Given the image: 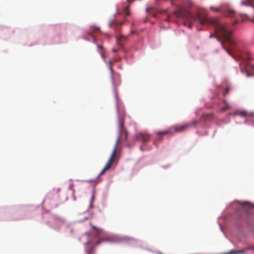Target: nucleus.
Segmentation results:
<instances>
[{
    "instance_id": "obj_1",
    "label": "nucleus",
    "mask_w": 254,
    "mask_h": 254,
    "mask_svg": "<svg viewBox=\"0 0 254 254\" xmlns=\"http://www.w3.org/2000/svg\"><path fill=\"white\" fill-rule=\"evenodd\" d=\"M176 17L186 19L189 21L197 22L201 25L210 24L215 26V33L214 36L212 34L210 37H215L221 42V46L225 51L230 56L235 58L232 52L226 48L225 44H228L232 50H234L236 45V41L231 37L232 32L228 30L226 25L221 24L218 19L214 18H207L201 12H197L195 16L193 15L187 8L179 7L178 10L174 12Z\"/></svg>"
},
{
    "instance_id": "obj_2",
    "label": "nucleus",
    "mask_w": 254,
    "mask_h": 254,
    "mask_svg": "<svg viewBox=\"0 0 254 254\" xmlns=\"http://www.w3.org/2000/svg\"><path fill=\"white\" fill-rule=\"evenodd\" d=\"M235 58L239 61L242 72L245 73L247 76H254V65L249 63L254 59L250 52H243Z\"/></svg>"
},
{
    "instance_id": "obj_3",
    "label": "nucleus",
    "mask_w": 254,
    "mask_h": 254,
    "mask_svg": "<svg viewBox=\"0 0 254 254\" xmlns=\"http://www.w3.org/2000/svg\"><path fill=\"white\" fill-rule=\"evenodd\" d=\"M120 140V137L119 136L117 139L116 144L115 145L114 149L112 152V154L110 157V158H109L108 162L107 163L106 165L104 167V168L103 169V170L100 172V173L99 175V176L104 174L105 173V172L107 170L110 169L111 167H112V166L113 165L114 162L115 160V158H116V154H117V149L118 145L119 143Z\"/></svg>"
},
{
    "instance_id": "obj_4",
    "label": "nucleus",
    "mask_w": 254,
    "mask_h": 254,
    "mask_svg": "<svg viewBox=\"0 0 254 254\" xmlns=\"http://www.w3.org/2000/svg\"><path fill=\"white\" fill-rule=\"evenodd\" d=\"M197 124L196 121H192L189 123L181 125H176L172 127V130L175 132H182L192 127H195Z\"/></svg>"
},
{
    "instance_id": "obj_5",
    "label": "nucleus",
    "mask_w": 254,
    "mask_h": 254,
    "mask_svg": "<svg viewBox=\"0 0 254 254\" xmlns=\"http://www.w3.org/2000/svg\"><path fill=\"white\" fill-rule=\"evenodd\" d=\"M150 135L145 132H139L135 134L137 140H142L143 142H147L150 138Z\"/></svg>"
},
{
    "instance_id": "obj_6",
    "label": "nucleus",
    "mask_w": 254,
    "mask_h": 254,
    "mask_svg": "<svg viewBox=\"0 0 254 254\" xmlns=\"http://www.w3.org/2000/svg\"><path fill=\"white\" fill-rule=\"evenodd\" d=\"M155 133L160 136L159 137V139H161L162 137L160 136L166 135L167 134L172 135L174 134V131L172 130V127H171L163 131H156L155 132Z\"/></svg>"
},
{
    "instance_id": "obj_7",
    "label": "nucleus",
    "mask_w": 254,
    "mask_h": 254,
    "mask_svg": "<svg viewBox=\"0 0 254 254\" xmlns=\"http://www.w3.org/2000/svg\"><path fill=\"white\" fill-rule=\"evenodd\" d=\"M224 14L226 17H234L236 18L235 21L233 22V25L238 22V20L237 19V15L235 13V11L233 10L228 9L226 11Z\"/></svg>"
},
{
    "instance_id": "obj_8",
    "label": "nucleus",
    "mask_w": 254,
    "mask_h": 254,
    "mask_svg": "<svg viewBox=\"0 0 254 254\" xmlns=\"http://www.w3.org/2000/svg\"><path fill=\"white\" fill-rule=\"evenodd\" d=\"M119 130L121 134L125 133L126 138H127V132L124 128V122L123 120H120L119 123Z\"/></svg>"
},
{
    "instance_id": "obj_9",
    "label": "nucleus",
    "mask_w": 254,
    "mask_h": 254,
    "mask_svg": "<svg viewBox=\"0 0 254 254\" xmlns=\"http://www.w3.org/2000/svg\"><path fill=\"white\" fill-rule=\"evenodd\" d=\"M254 250V247L253 246L249 247L246 249H243L238 251L231 252V253L233 254H246L248 250Z\"/></svg>"
},
{
    "instance_id": "obj_10",
    "label": "nucleus",
    "mask_w": 254,
    "mask_h": 254,
    "mask_svg": "<svg viewBox=\"0 0 254 254\" xmlns=\"http://www.w3.org/2000/svg\"><path fill=\"white\" fill-rule=\"evenodd\" d=\"M242 5H251L254 7V0H245L241 2Z\"/></svg>"
},
{
    "instance_id": "obj_11",
    "label": "nucleus",
    "mask_w": 254,
    "mask_h": 254,
    "mask_svg": "<svg viewBox=\"0 0 254 254\" xmlns=\"http://www.w3.org/2000/svg\"><path fill=\"white\" fill-rule=\"evenodd\" d=\"M234 116L239 115L241 117H246L247 116V113L245 111H236L233 114Z\"/></svg>"
},
{
    "instance_id": "obj_12",
    "label": "nucleus",
    "mask_w": 254,
    "mask_h": 254,
    "mask_svg": "<svg viewBox=\"0 0 254 254\" xmlns=\"http://www.w3.org/2000/svg\"><path fill=\"white\" fill-rule=\"evenodd\" d=\"M108 66H109V69H110V70L111 71V77L112 80L113 81L114 80L113 74H114V69L113 68L112 64V62H111V61H109L108 62Z\"/></svg>"
},
{
    "instance_id": "obj_13",
    "label": "nucleus",
    "mask_w": 254,
    "mask_h": 254,
    "mask_svg": "<svg viewBox=\"0 0 254 254\" xmlns=\"http://www.w3.org/2000/svg\"><path fill=\"white\" fill-rule=\"evenodd\" d=\"M91 226H92L93 229L96 231V235L97 237H100V236H101V235L103 233V231L102 229H98L92 224H91Z\"/></svg>"
},
{
    "instance_id": "obj_14",
    "label": "nucleus",
    "mask_w": 254,
    "mask_h": 254,
    "mask_svg": "<svg viewBox=\"0 0 254 254\" xmlns=\"http://www.w3.org/2000/svg\"><path fill=\"white\" fill-rule=\"evenodd\" d=\"M223 102L225 104V107L221 109L222 112L226 111L229 108V106L225 100H223Z\"/></svg>"
},
{
    "instance_id": "obj_15",
    "label": "nucleus",
    "mask_w": 254,
    "mask_h": 254,
    "mask_svg": "<svg viewBox=\"0 0 254 254\" xmlns=\"http://www.w3.org/2000/svg\"><path fill=\"white\" fill-rule=\"evenodd\" d=\"M127 38L121 35L120 37H118L117 38V41H118V44L122 46V44L121 43V41L123 39H124V40H126Z\"/></svg>"
},
{
    "instance_id": "obj_16",
    "label": "nucleus",
    "mask_w": 254,
    "mask_h": 254,
    "mask_svg": "<svg viewBox=\"0 0 254 254\" xmlns=\"http://www.w3.org/2000/svg\"><path fill=\"white\" fill-rule=\"evenodd\" d=\"M98 47L99 49H100L99 52L101 55V56L104 58H105V54H104V50L103 49V47L101 46H98Z\"/></svg>"
},
{
    "instance_id": "obj_17",
    "label": "nucleus",
    "mask_w": 254,
    "mask_h": 254,
    "mask_svg": "<svg viewBox=\"0 0 254 254\" xmlns=\"http://www.w3.org/2000/svg\"><path fill=\"white\" fill-rule=\"evenodd\" d=\"M123 11H124V13L126 15H129L130 14L128 6L125 7L124 8Z\"/></svg>"
},
{
    "instance_id": "obj_18",
    "label": "nucleus",
    "mask_w": 254,
    "mask_h": 254,
    "mask_svg": "<svg viewBox=\"0 0 254 254\" xmlns=\"http://www.w3.org/2000/svg\"><path fill=\"white\" fill-rule=\"evenodd\" d=\"M118 24V23L115 20H112L110 22L109 25L111 27H114V26H116Z\"/></svg>"
},
{
    "instance_id": "obj_19",
    "label": "nucleus",
    "mask_w": 254,
    "mask_h": 254,
    "mask_svg": "<svg viewBox=\"0 0 254 254\" xmlns=\"http://www.w3.org/2000/svg\"><path fill=\"white\" fill-rule=\"evenodd\" d=\"M96 31H100V28H99V27H96V28H94V29H93V31H92L90 32L89 33V35H90V36H92V37H93V36L92 35V32H96Z\"/></svg>"
},
{
    "instance_id": "obj_20",
    "label": "nucleus",
    "mask_w": 254,
    "mask_h": 254,
    "mask_svg": "<svg viewBox=\"0 0 254 254\" xmlns=\"http://www.w3.org/2000/svg\"><path fill=\"white\" fill-rule=\"evenodd\" d=\"M243 205H246V206H248L249 207H250V208H254V205H253L251 204H249V203L248 202H244L243 204Z\"/></svg>"
},
{
    "instance_id": "obj_21",
    "label": "nucleus",
    "mask_w": 254,
    "mask_h": 254,
    "mask_svg": "<svg viewBox=\"0 0 254 254\" xmlns=\"http://www.w3.org/2000/svg\"><path fill=\"white\" fill-rule=\"evenodd\" d=\"M229 91L228 88H226L225 92L223 93V95L225 96Z\"/></svg>"
},
{
    "instance_id": "obj_22",
    "label": "nucleus",
    "mask_w": 254,
    "mask_h": 254,
    "mask_svg": "<svg viewBox=\"0 0 254 254\" xmlns=\"http://www.w3.org/2000/svg\"><path fill=\"white\" fill-rule=\"evenodd\" d=\"M88 254H94V253L92 251V249H90L88 252Z\"/></svg>"
},
{
    "instance_id": "obj_23",
    "label": "nucleus",
    "mask_w": 254,
    "mask_h": 254,
    "mask_svg": "<svg viewBox=\"0 0 254 254\" xmlns=\"http://www.w3.org/2000/svg\"><path fill=\"white\" fill-rule=\"evenodd\" d=\"M211 9H212V10H214L215 11H218V10L217 8H215V7H211Z\"/></svg>"
},
{
    "instance_id": "obj_24",
    "label": "nucleus",
    "mask_w": 254,
    "mask_h": 254,
    "mask_svg": "<svg viewBox=\"0 0 254 254\" xmlns=\"http://www.w3.org/2000/svg\"><path fill=\"white\" fill-rule=\"evenodd\" d=\"M112 51H113V52H114V53H116V52H117L118 51V50H117V49H112Z\"/></svg>"
},
{
    "instance_id": "obj_25",
    "label": "nucleus",
    "mask_w": 254,
    "mask_h": 254,
    "mask_svg": "<svg viewBox=\"0 0 254 254\" xmlns=\"http://www.w3.org/2000/svg\"><path fill=\"white\" fill-rule=\"evenodd\" d=\"M127 0V2L128 3H130L132 2H133L134 0Z\"/></svg>"
},
{
    "instance_id": "obj_26",
    "label": "nucleus",
    "mask_w": 254,
    "mask_h": 254,
    "mask_svg": "<svg viewBox=\"0 0 254 254\" xmlns=\"http://www.w3.org/2000/svg\"><path fill=\"white\" fill-rule=\"evenodd\" d=\"M243 15H245V16H247V14H240V16L241 17H243Z\"/></svg>"
},
{
    "instance_id": "obj_27",
    "label": "nucleus",
    "mask_w": 254,
    "mask_h": 254,
    "mask_svg": "<svg viewBox=\"0 0 254 254\" xmlns=\"http://www.w3.org/2000/svg\"><path fill=\"white\" fill-rule=\"evenodd\" d=\"M100 241H98V242H97V245H98V244H100Z\"/></svg>"
},
{
    "instance_id": "obj_28",
    "label": "nucleus",
    "mask_w": 254,
    "mask_h": 254,
    "mask_svg": "<svg viewBox=\"0 0 254 254\" xmlns=\"http://www.w3.org/2000/svg\"><path fill=\"white\" fill-rule=\"evenodd\" d=\"M251 21H252V22H254V19H252V20H251Z\"/></svg>"
},
{
    "instance_id": "obj_29",
    "label": "nucleus",
    "mask_w": 254,
    "mask_h": 254,
    "mask_svg": "<svg viewBox=\"0 0 254 254\" xmlns=\"http://www.w3.org/2000/svg\"><path fill=\"white\" fill-rule=\"evenodd\" d=\"M123 23V22H121V23H120V25H121Z\"/></svg>"
},
{
    "instance_id": "obj_30",
    "label": "nucleus",
    "mask_w": 254,
    "mask_h": 254,
    "mask_svg": "<svg viewBox=\"0 0 254 254\" xmlns=\"http://www.w3.org/2000/svg\"><path fill=\"white\" fill-rule=\"evenodd\" d=\"M254 251V250H253Z\"/></svg>"
}]
</instances>
